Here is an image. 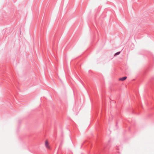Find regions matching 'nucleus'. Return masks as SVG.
<instances>
[{
	"instance_id": "nucleus-1",
	"label": "nucleus",
	"mask_w": 154,
	"mask_h": 154,
	"mask_svg": "<svg viewBox=\"0 0 154 154\" xmlns=\"http://www.w3.org/2000/svg\"><path fill=\"white\" fill-rule=\"evenodd\" d=\"M45 145L46 147L48 149H49L50 148V147L49 146V143H48V142L47 140H46L45 142Z\"/></svg>"
},
{
	"instance_id": "nucleus-2",
	"label": "nucleus",
	"mask_w": 154,
	"mask_h": 154,
	"mask_svg": "<svg viewBox=\"0 0 154 154\" xmlns=\"http://www.w3.org/2000/svg\"><path fill=\"white\" fill-rule=\"evenodd\" d=\"M127 77L126 76L124 77L119 79V80L121 81H124L127 79Z\"/></svg>"
},
{
	"instance_id": "nucleus-3",
	"label": "nucleus",
	"mask_w": 154,
	"mask_h": 154,
	"mask_svg": "<svg viewBox=\"0 0 154 154\" xmlns=\"http://www.w3.org/2000/svg\"><path fill=\"white\" fill-rule=\"evenodd\" d=\"M120 52H117V53H116L115 54V56H116V55H119L120 54Z\"/></svg>"
}]
</instances>
